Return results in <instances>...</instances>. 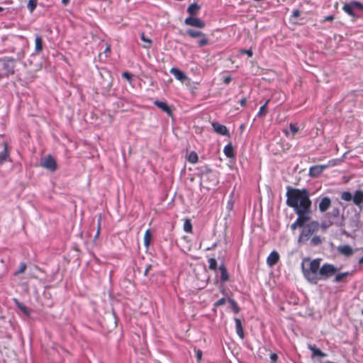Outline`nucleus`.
Here are the masks:
<instances>
[{"instance_id":"10","label":"nucleus","mask_w":363,"mask_h":363,"mask_svg":"<svg viewBox=\"0 0 363 363\" xmlns=\"http://www.w3.org/2000/svg\"><path fill=\"white\" fill-rule=\"evenodd\" d=\"M294 211L298 216V218L296 220V223L298 225V227L303 228V226H306V223L310 219L309 214L311 213V210L301 211V212H299V211Z\"/></svg>"},{"instance_id":"49","label":"nucleus","mask_w":363,"mask_h":363,"mask_svg":"<svg viewBox=\"0 0 363 363\" xmlns=\"http://www.w3.org/2000/svg\"><path fill=\"white\" fill-rule=\"evenodd\" d=\"M297 227H298V225L296 223V220H295V222L291 224V228L295 230Z\"/></svg>"},{"instance_id":"29","label":"nucleus","mask_w":363,"mask_h":363,"mask_svg":"<svg viewBox=\"0 0 363 363\" xmlns=\"http://www.w3.org/2000/svg\"><path fill=\"white\" fill-rule=\"evenodd\" d=\"M199 160L198 155L196 152L192 151L188 155V161L191 164H196Z\"/></svg>"},{"instance_id":"54","label":"nucleus","mask_w":363,"mask_h":363,"mask_svg":"<svg viewBox=\"0 0 363 363\" xmlns=\"http://www.w3.org/2000/svg\"><path fill=\"white\" fill-rule=\"evenodd\" d=\"M342 233H343L344 235H347V236H350V234H349L347 231H345V230H343V231H342Z\"/></svg>"},{"instance_id":"14","label":"nucleus","mask_w":363,"mask_h":363,"mask_svg":"<svg viewBox=\"0 0 363 363\" xmlns=\"http://www.w3.org/2000/svg\"><path fill=\"white\" fill-rule=\"evenodd\" d=\"M337 250L340 254L347 257L352 256L354 253V250L349 245H340Z\"/></svg>"},{"instance_id":"53","label":"nucleus","mask_w":363,"mask_h":363,"mask_svg":"<svg viewBox=\"0 0 363 363\" xmlns=\"http://www.w3.org/2000/svg\"><path fill=\"white\" fill-rule=\"evenodd\" d=\"M359 262V264H363V257H361V258L359 259V262Z\"/></svg>"},{"instance_id":"55","label":"nucleus","mask_w":363,"mask_h":363,"mask_svg":"<svg viewBox=\"0 0 363 363\" xmlns=\"http://www.w3.org/2000/svg\"><path fill=\"white\" fill-rule=\"evenodd\" d=\"M149 268H150V267H148L145 270V275H147Z\"/></svg>"},{"instance_id":"34","label":"nucleus","mask_w":363,"mask_h":363,"mask_svg":"<svg viewBox=\"0 0 363 363\" xmlns=\"http://www.w3.org/2000/svg\"><path fill=\"white\" fill-rule=\"evenodd\" d=\"M208 267L211 270H216L217 269V261L215 258H210L208 259Z\"/></svg>"},{"instance_id":"32","label":"nucleus","mask_w":363,"mask_h":363,"mask_svg":"<svg viewBox=\"0 0 363 363\" xmlns=\"http://www.w3.org/2000/svg\"><path fill=\"white\" fill-rule=\"evenodd\" d=\"M228 302L230 304V306L232 308V310L233 311V312L235 313H238L239 311H240V308L239 306H238L237 303L235 302V300L232 299V298H229L228 299Z\"/></svg>"},{"instance_id":"27","label":"nucleus","mask_w":363,"mask_h":363,"mask_svg":"<svg viewBox=\"0 0 363 363\" xmlns=\"http://www.w3.org/2000/svg\"><path fill=\"white\" fill-rule=\"evenodd\" d=\"M152 240V234L150 230L148 229L145 231L144 235V245L147 249L150 245Z\"/></svg>"},{"instance_id":"33","label":"nucleus","mask_w":363,"mask_h":363,"mask_svg":"<svg viewBox=\"0 0 363 363\" xmlns=\"http://www.w3.org/2000/svg\"><path fill=\"white\" fill-rule=\"evenodd\" d=\"M184 230L186 233L192 232V224L189 219H186L184 223Z\"/></svg>"},{"instance_id":"11","label":"nucleus","mask_w":363,"mask_h":363,"mask_svg":"<svg viewBox=\"0 0 363 363\" xmlns=\"http://www.w3.org/2000/svg\"><path fill=\"white\" fill-rule=\"evenodd\" d=\"M184 23L187 26L198 28H203L206 26V23L203 21L194 16H189L186 18L184 20Z\"/></svg>"},{"instance_id":"22","label":"nucleus","mask_w":363,"mask_h":363,"mask_svg":"<svg viewBox=\"0 0 363 363\" xmlns=\"http://www.w3.org/2000/svg\"><path fill=\"white\" fill-rule=\"evenodd\" d=\"M308 349L313 352V356L319 357H325L327 354L323 352L320 349L317 348L315 345H308Z\"/></svg>"},{"instance_id":"43","label":"nucleus","mask_w":363,"mask_h":363,"mask_svg":"<svg viewBox=\"0 0 363 363\" xmlns=\"http://www.w3.org/2000/svg\"><path fill=\"white\" fill-rule=\"evenodd\" d=\"M335 225L334 223H330V220H328L327 221H324L322 223L321 226L323 228H327L330 225Z\"/></svg>"},{"instance_id":"31","label":"nucleus","mask_w":363,"mask_h":363,"mask_svg":"<svg viewBox=\"0 0 363 363\" xmlns=\"http://www.w3.org/2000/svg\"><path fill=\"white\" fill-rule=\"evenodd\" d=\"M37 6V0H29L27 4V8L30 13H33Z\"/></svg>"},{"instance_id":"3","label":"nucleus","mask_w":363,"mask_h":363,"mask_svg":"<svg viewBox=\"0 0 363 363\" xmlns=\"http://www.w3.org/2000/svg\"><path fill=\"white\" fill-rule=\"evenodd\" d=\"M320 225L318 221L313 220L303 226L301 234L298 238V242L300 245L306 243L311 236L319 229Z\"/></svg>"},{"instance_id":"13","label":"nucleus","mask_w":363,"mask_h":363,"mask_svg":"<svg viewBox=\"0 0 363 363\" xmlns=\"http://www.w3.org/2000/svg\"><path fill=\"white\" fill-rule=\"evenodd\" d=\"M169 72H170L172 74H173V75L174 76V77H175L177 80H179V81H180V82H184L186 79H187V76H186V74L184 72H182V70L179 69H178V68H177V67H172V68H171V69H170V70H169Z\"/></svg>"},{"instance_id":"47","label":"nucleus","mask_w":363,"mask_h":363,"mask_svg":"<svg viewBox=\"0 0 363 363\" xmlns=\"http://www.w3.org/2000/svg\"><path fill=\"white\" fill-rule=\"evenodd\" d=\"M246 103H247V99H246V98H242V99L240 101V106H246Z\"/></svg>"},{"instance_id":"38","label":"nucleus","mask_w":363,"mask_h":363,"mask_svg":"<svg viewBox=\"0 0 363 363\" xmlns=\"http://www.w3.org/2000/svg\"><path fill=\"white\" fill-rule=\"evenodd\" d=\"M141 40L143 42L148 43V45H144V48H149L150 47V45L152 44V40L150 39L146 38L144 34H143L141 35Z\"/></svg>"},{"instance_id":"5","label":"nucleus","mask_w":363,"mask_h":363,"mask_svg":"<svg viewBox=\"0 0 363 363\" xmlns=\"http://www.w3.org/2000/svg\"><path fill=\"white\" fill-rule=\"evenodd\" d=\"M342 9L349 16L357 18L359 16V12H363V4L354 1L345 4Z\"/></svg>"},{"instance_id":"37","label":"nucleus","mask_w":363,"mask_h":363,"mask_svg":"<svg viewBox=\"0 0 363 363\" xmlns=\"http://www.w3.org/2000/svg\"><path fill=\"white\" fill-rule=\"evenodd\" d=\"M26 264L24 263V262H21L20 264V267H19V269L18 271H16L15 273H14V275H18V274H20L21 273H23L25 272V270L26 269Z\"/></svg>"},{"instance_id":"8","label":"nucleus","mask_w":363,"mask_h":363,"mask_svg":"<svg viewBox=\"0 0 363 363\" xmlns=\"http://www.w3.org/2000/svg\"><path fill=\"white\" fill-rule=\"evenodd\" d=\"M0 62L2 63L4 69L6 70L7 75L14 74L15 60L11 57H4L0 58Z\"/></svg>"},{"instance_id":"30","label":"nucleus","mask_w":363,"mask_h":363,"mask_svg":"<svg viewBox=\"0 0 363 363\" xmlns=\"http://www.w3.org/2000/svg\"><path fill=\"white\" fill-rule=\"evenodd\" d=\"M16 306L26 315H30V311L27 307L22 303L16 301Z\"/></svg>"},{"instance_id":"20","label":"nucleus","mask_w":363,"mask_h":363,"mask_svg":"<svg viewBox=\"0 0 363 363\" xmlns=\"http://www.w3.org/2000/svg\"><path fill=\"white\" fill-rule=\"evenodd\" d=\"M235 323L236 333H237L238 335L241 339H243L245 335H244V331H243V328L242 326L241 320L239 318H235Z\"/></svg>"},{"instance_id":"48","label":"nucleus","mask_w":363,"mask_h":363,"mask_svg":"<svg viewBox=\"0 0 363 363\" xmlns=\"http://www.w3.org/2000/svg\"><path fill=\"white\" fill-rule=\"evenodd\" d=\"M231 79H231V77H225V78L224 79V81H223V82H224V83H225V84H229V83L231 82Z\"/></svg>"},{"instance_id":"41","label":"nucleus","mask_w":363,"mask_h":363,"mask_svg":"<svg viewBox=\"0 0 363 363\" xmlns=\"http://www.w3.org/2000/svg\"><path fill=\"white\" fill-rule=\"evenodd\" d=\"M269 357L272 363H276L278 360V355L276 353H272Z\"/></svg>"},{"instance_id":"23","label":"nucleus","mask_w":363,"mask_h":363,"mask_svg":"<svg viewBox=\"0 0 363 363\" xmlns=\"http://www.w3.org/2000/svg\"><path fill=\"white\" fill-rule=\"evenodd\" d=\"M9 154L8 152L7 144H4V149L0 152V165H1L8 158Z\"/></svg>"},{"instance_id":"51","label":"nucleus","mask_w":363,"mask_h":363,"mask_svg":"<svg viewBox=\"0 0 363 363\" xmlns=\"http://www.w3.org/2000/svg\"><path fill=\"white\" fill-rule=\"evenodd\" d=\"M110 51H111V47H110L109 45H108V46L106 48V49H105V50H104V52H106H106H110Z\"/></svg>"},{"instance_id":"45","label":"nucleus","mask_w":363,"mask_h":363,"mask_svg":"<svg viewBox=\"0 0 363 363\" xmlns=\"http://www.w3.org/2000/svg\"><path fill=\"white\" fill-rule=\"evenodd\" d=\"M300 16V11L298 9H294L292 11L291 17L298 18Z\"/></svg>"},{"instance_id":"6","label":"nucleus","mask_w":363,"mask_h":363,"mask_svg":"<svg viewBox=\"0 0 363 363\" xmlns=\"http://www.w3.org/2000/svg\"><path fill=\"white\" fill-rule=\"evenodd\" d=\"M325 218L330 220V223H334L338 227H341L344 223L343 215H340V210L338 207H334L331 211L325 214Z\"/></svg>"},{"instance_id":"16","label":"nucleus","mask_w":363,"mask_h":363,"mask_svg":"<svg viewBox=\"0 0 363 363\" xmlns=\"http://www.w3.org/2000/svg\"><path fill=\"white\" fill-rule=\"evenodd\" d=\"M279 260V255L276 250H273L267 258V264L269 267L275 265Z\"/></svg>"},{"instance_id":"1","label":"nucleus","mask_w":363,"mask_h":363,"mask_svg":"<svg viewBox=\"0 0 363 363\" xmlns=\"http://www.w3.org/2000/svg\"><path fill=\"white\" fill-rule=\"evenodd\" d=\"M320 259L310 260L304 258L301 267L305 279L311 284H316L320 280H328L333 277L338 268L329 263H325L320 266Z\"/></svg>"},{"instance_id":"57","label":"nucleus","mask_w":363,"mask_h":363,"mask_svg":"<svg viewBox=\"0 0 363 363\" xmlns=\"http://www.w3.org/2000/svg\"><path fill=\"white\" fill-rule=\"evenodd\" d=\"M362 314H363V309H362Z\"/></svg>"},{"instance_id":"39","label":"nucleus","mask_w":363,"mask_h":363,"mask_svg":"<svg viewBox=\"0 0 363 363\" xmlns=\"http://www.w3.org/2000/svg\"><path fill=\"white\" fill-rule=\"evenodd\" d=\"M289 128H290V131L293 134L296 133L298 131V130H299L298 125L296 124H294V123H290Z\"/></svg>"},{"instance_id":"15","label":"nucleus","mask_w":363,"mask_h":363,"mask_svg":"<svg viewBox=\"0 0 363 363\" xmlns=\"http://www.w3.org/2000/svg\"><path fill=\"white\" fill-rule=\"evenodd\" d=\"M331 205V200L329 197L325 196L321 199L319 204L318 209L320 212H325Z\"/></svg>"},{"instance_id":"4","label":"nucleus","mask_w":363,"mask_h":363,"mask_svg":"<svg viewBox=\"0 0 363 363\" xmlns=\"http://www.w3.org/2000/svg\"><path fill=\"white\" fill-rule=\"evenodd\" d=\"M342 200L345 201H353V203L360 209L363 208V191L356 190L352 194L350 191H343L340 195Z\"/></svg>"},{"instance_id":"56","label":"nucleus","mask_w":363,"mask_h":363,"mask_svg":"<svg viewBox=\"0 0 363 363\" xmlns=\"http://www.w3.org/2000/svg\"><path fill=\"white\" fill-rule=\"evenodd\" d=\"M3 10H4V9L0 6V12H1Z\"/></svg>"},{"instance_id":"42","label":"nucleus","mask_w":363,"mask_h":363,"mask_svg":"<svg viewBox=\"0 0 363 363\" xmlns=\"http://www.w3.org/2000/svg\"><path fill=\"white\" fill-rule=\"evenodd\" d=\"M122 77L125 79H126L128 81H130L131 79H132V74L127 72H124L122 73Z\"/></svg>"},{"instance_id":"44","label":"nucleus","mask_w":363,"mask_h":363,"mask_svg":"<svg viewBox=\"0 0 363 363\" xmlns=\"http://www.w3.org/2000/svg\"><path fill=\"white\" fill-rule=\"evenodd\" d=\"M242 54H247L249 57H252L253 53L251 49L249 50H242L240 51Z\"/></svg>"},{"instance_id":"50","label":"nucleus","mask_w":363,"mask_h":363,"mask_svg":"<svg viewBox=\"0 0 363 363\" xmlns=\"http://www.w3.org/2000/svg\"><path fill=\"white\" fill-rule=\"evenodd\" d=\"M196 357L199 359H200L202 357V352L201 350H198L196 353Z\"/></svg>"},{"instance_id":"21","label":"nucleus","mask_w":363,"mask_h":363,"mask_svg":"<svg viewBox=\"0 0 363 363\" xmlns=\"http://www.w3.org/2000/svg\"><path fill=\"white\" fill-rule=\"evenodd\" d=\"M199 9L200 6L196 3H193L189 6L187 12L189 13L190 16H194L197 14Z\"/></svg>"},{"instance_id":"36","label":"nucleus","mask_w":363,"mask_h":363,"mask_svg":"<svg viewBox=\"0 0 363 363\" xmlns=\"http://www.w3.org/2000/svg\"><path fill=\"white\" fill-rule=\"evenodd\" d=\"M208 44V40L206 38L205 34L201 37V39L198 41V45L200 47L205 46Z\"/></svg>"},{"instance_id":"24","label":"nucleus","mask_w":363,"mask_h":363,"mask_svg":"<svg viewBox=\"0 0 363 363\" xmlns=\"http://www.w3.org/2000/svg\"><path fill=\"white\" fill-rule=\"evenodd\" d=\"M186 33L187 35H189L190 37L193 38L201 37L204 34L200 30H196L191 28L187 29L186 30Z\"/></svg>"},{"instance_id":"2","label":"nucleus","mask_w":363,"mask_h":363,"mask_svg":"<svg viewBox=\"0 0 363 363\" xmlns=\"http://www.w3.org/2000/svg\"><path fill=\"white\" fill-rule=\"evenodd\" d=\"M286 203L294 211H310L311 201L310 194L306 189L287 188Z\"/></svg>"},{"instance_id":"7","label":"nucleus","mask_w":363,"mask_h":363,"mask_svg":"<svg viewBox=\"0 0 363 363\" xmlns=\"http://www.w3.org/2000/svg\"><path fill=\"white\" fill-rule=\"evenodd\" d=\"M335 164V160H330L327 164L312 166L309 168L308 175L313 178L318 177L325 169L334 167Z\"/></svg>"},{"instance_id":"18","label":"nucleus","mask_w":363,"mask_h":363,"mask_svg":"<svg viewBox=\"0 0 363 363\" xmlns=\"http://www.w3.org/2000/svg\"><path fill=\"white\" fill-rule=\"evenodd\" d=\"M219 270L220 272V281L223 283L226 282L229 279V274H228L227 269H226L225 266L224 265V264H222L220 265Z\"/></svg>"},{"instance_id":"28","label":"nucleus","mask_w":363,"mask_h":363,"mask_svg":"<svg viewBox=\"0 0 363 363\" xmlns=\"http://www.w3.org/2000/svg\"><path fill=\"white\" fill-rule=\"evenodd\" d=\"M269 101H270V99L267 100L266 102L259 108V110L257 114V117L260 118L267 113V105Z\"/></svg>"},{"instance_id":"40","label":"nucleus","mask_w":363,"mask_h":363,"mask_svg":"<svg viewBox=\"0 0 363 363\" xmlns=\"http://www.w3.org/2000/svg\"><path fill=\"white\" fill-rule=\"evenodd\" d=\"M225 298H221L219 300H218L217 301H216L214 303L213 306L215 307H219V306L225 304Z\"/></svg>"},{"instance_id":"25","label":"nucleus","mask_w":363,"mask_h":363,"mask_svg":"<svg viewBox=\"0 0 363 363\" xmlns=\"http://www.w3.org/2000/svg\"><path fill=\"white\" fill-rule=\"evenodd\" d=\"M43 50V40L40 35H37L35 39V51L40 52Z\"/></svg>"},{"instance_id":"19","label":"nucleus","mask_w":363,"mask_h":363,"mask_svg":"<svg viewBox=\"0 0 363 363\" xmlns=\"http://www.w3.org/2000/svg\"><path fill=\"white\" fill-rule=\"evenodd\" d=\"M351 273L350 272H341V273H336L335 275H334V279L333 280V282L334 283H340V282H342L345 281V279L350 275Z\"/></svg>"},{"instance_id":"12","label":"nucleus","mask_w":363,"mask_h":363,"mask_svg":"<svg viewBox=\"0 0 363 363\" xmlns=\"http://www.w3.org/2000/svg\"><path fill=\"white\" fill-rule=\"evenodd\" d=\"M212 127L213 130L221 135H228L229 131L225 125H222L217 122L212 123Z\"/></svg>"},{"instance_id":"26","label":"nucleus","mask_w":363,"mask_h":363,"mask_svg":"<svg viewBox=\"0 0 363 363\" xmlns=\"http://www.w3.org/2000/svg\"><path fill=\"white\" fill-rule=\"evenodd\" d=\"M223 152H224L225 155H226V157H228L229 158L233 157L235 155L233 147L230 143H229L225 146Z\"/></svg>"},{"instance_id":"17","label":"nucleus","mask_w":363,"mask_h":363,"mask_svg":"<svg viewBox=\"0 0 363 363\" xmlns=\"http://www.w3.org/2000/svg\"><path fill=\"white\" fill-rule=\"evenodd\" d=\"M154 104L169 116H171L172 114L171 108L166 102L156 100L154 101Z\"/></svg>"},{"instance_id":"9","label":"nucleus","mask_w":363,"mask_h":363,"mask_svg":"<svg viewBox=\"0 0 363 363\" xmlns=\"http://www.w3.org/2000/svg\"><path fill=\"white\" fill-rule=\"evenodd\" d=\"M40 164L43 167L51 172H54L57 169V162L51 155H48L43 158L41 160Z\"/></svg>"},{"instance_id":"52","label":"nucleus","mask_w":363,"mask_h":363,"mask_svg":"<svg viewBox=\"0 0 363 363\" xmlns=\"http://www.w3.org/2000/svg\"><path fill=\"white\" fill-rule=\"evenodd\" d=\"M69 0H62V3L65 5L69 3Z\"/></svg>"},{"instance_id":"46","label":"nucleus","mask_w":363,"mask_h":363,"mask_svg":"<svg viewBox=\"0 0 363 363\" xmlns=\"http://www.w3.org/2000/svg\"><path fill=\"white\" fill-rule=\"evenodd\" d=\"M333 20H334V16L333 15H328V16H326L324 18L323 21H332Z\"/></svg>"},{"instance_id":"35","label":"nucleus","mask_w":363,"mask_h":363,"mask_svg":"<svg viewBox=\"0 0 363 363\" xmlns=\"http://www.w3.org/2000/svg\"><path fill=\"white\" fill-rule=\"evenodd\" d=\"M322 242V240L320 236L315 235L311 239V245L317 246Z\"/></svg>"}]
</instances>
